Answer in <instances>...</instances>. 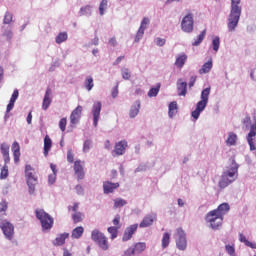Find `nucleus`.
Masks as SVG:
<instances>
[{"mask_svg":"<svg viewBox=\"0 0 256 256\" xmlns=\"http://www.w3.org/2000/svg\"><path fill=\"white\" fill-rule=\"evenodd\" d=\"M231 206L228 203L220 204L217 209L207 213L206 221L210 224L211 229H219L223 225V217L229 213Z\"/></svg>","mask_w":256,"mask_h":256,"instance_id":"1","label":"nucleus"},{"mask_svg":"<svg viewBox=\"0 0 256 256\" xmlns=\"http://www.w3.org/2000/svg\"><path fill=\"white\" fill-rule=\"evenodd\" d=\"M239 175V164L235 162V158L230 159V168L223 172L221 180L219 181V188L225 189V187H229L235 179H237Z\"/></svg>","mask_w":256,"mask_h":256,"instance_id":"2","label":"nucleus"},{"mask_svg":"<svg viewBox=\"0 0 256 256\" xmlns=\"http://www.w3.org/2000/svg\"><path fill=\"white\" fill-rule=\"evenodd\" d=\"M241 0H231V11L228 18V31L233 32L241 19Z\"/></svg>","mask_w":256,"mask_h":256,"instance_id":"3","label":"nucleus"},{"mask_svg":"<svg viewBox=\"0 0 256 256\" xmlns=\"http://www.w3.org/2000/svg\"><path fill=\"white\" fill-rule=\"evenodd\" d=\"M209 95H211V87H208L201 92V101H199L196 105V109L192 111L191 116L193 119H199L202 111H205V107H207V103H209Z\"/></svg>","mask_w":256,"mask_h":256,"instance_id":"4","label":"nucleus"},{"mask_svg":"<svg viewBox=\"0 0 256 256\" xmlns=\"http://www.w3.org/2000/svg\"><path fill=\"white\" fill-rule=\"evenodd\" d=\"M36 218L39 219L42 227V231H51L53 229V217L43 209L35 210Z\"/></svg>","mask_w":256,"mask_h":256,"instance_id":"5","label":"nucleus"},{"mask_svg":"<svg viewBox=\"0 0 256 256\" xmlns=\"http://www.w3.org/2000/svg\"><path fill=\"white\" fill-rule=\"evenodd\" d=\"M91 239L94 243H97L98 247H100L102 251H107L109 249V240L103 232L99 231V229L92 231Z\"/></svg>","mask_w":256,"mask_h":256,"instance_id":"6","label":"nucleus"},{"mask_svg":"<svg viewBox=\"0 0 256 256\" xmlns=\"http://www.w3.org/2000/svg\"><path fill=\"white\" fill-rule=\"evenodd\" d=\"M25 177H26V183L29 187V193L33 194L35 193V185H37V176L35 175V170L33 167L29 164L25 166Z\"/></svg>","mask_w":256,"mask_h":256,"instance_id":"7","label":"nucleus"},{"mask_svg":"<svg viewBox=\"0 0 256 256\" xmlns=\"http://www.w3.org/2000/svg\"><path fill=\"white\" fill-rule=\"evenodd\" d=\"M174 236L177 249H179V251H185V249H187V235L185 231H183V228L176 229Z\"/></svg>","mask_w":256,"mask_h":256,"instance_id":"8","label":"nucleus"},{"mask_svg":"<svg viewBox=\"0 0 256 256\" xmlns=\"http://www.w3.org/2000/svg\"><path fill=\"white\" fill-rule=\"evenodd\" d=\"M194 24L193 13H188L181 21V29L184 33H193Z\"/></svg>","mask_w":256,"mask_h":256,"instance_id":"9","label":"nucleus"},{"mask_svg":"<svg viewBox=\"0 0 256 256\" xmlns=\"http://www.w3.org/2000/svg\"><path fill=\"white\" fill-rule=\"evenodd\" d=\"M0 229H2V232L4 233L6 239L11 241L13 239V236L15 235V226L11 224V222L4 220L0 224Z\"/></svg>","mask_w":256,"mask_h":256,"instance_id":"10","label":"nucleus"},{"mask_svg":"<svg viewBox=\"0 0 256 256\" xmlns=\"http://www.w3.org/2000/svg\"><path fill=\"white\" fill-rule=\"evenodd\" d=\"M147 249V244L145 242H138L134 244V247L128 248L124 255L126 256H133V255H139L140 253H143Z\"/></svg>","mask_w":256,"mask_h":256,"instance_id":"11","label":"nucleus"},{"mask_svg":"<svg viewBox=\"0 0 256 256\" xmlns=\"http://www.w3.org/2000/svg\"><path fill=\"white\" fill-rule=\"evenodd\" d=\"M256 122L250 126V131L246 137L250 151H255Z\"/></svg>","mask_w":256,"mask_h":256,"instance_id":"12","label":"nucleus"},{"mask_svg":"<svg viewBox=\"0 0 256 256\" xmlns=\"http://www.w3.org/2000/svg\"><path fill=\"white\" fill-rule=\"evenodd\" d=\"M101 108L102 104L101 102L97 101L92 106V115H93V125L94 127H97L99 123V119L101 117Z\"/></svg>","mask_w":256,"mask_h":256,"instance_id":"13","label":"nucleus"},{"mask_svg":"<svg viewBox=\"0 0 256 256\" xmlns=\"http://www.w3.org/2000/svg\"><path fill=\"white\" fill-rule=\"evenodd\" d=\"M81 113H83V106H77L70 115L71 125H77L81 119Z\"/></svg>","mask_w":256,"mask_h":256,"instance_id":"14","label":"nucleus"},{"mask_svg":"<svg viewBox=\"0 0 256 256\" xmlns=\"http://www.w3.org/2000/svg\"><path fill=\"white\" fill-rule=\"evenodd\" d=\"M139 224H133L128 226L123 234L122 241H130L133 238V235L137 232Z\"/></svg>","mask_w":256,"mask_h":256,"instance_id":"15","label":"nucleus"},{"mask_svg":"<svg viewBox=\"0 0 256 256\" xmlns=\"http://www.w3.org/2000/svg\"><path fill=\"white\" fill-rule=\"evenodd\" d=\"M150 23L149 18L145 17L143 18L141 25L138 29V32L135 37V42L138 43L143 38V35H145V29H147L148 24Z\"/></svg>","mask_w":256,"mask_h":256,"instance_id":"16","label":"nucleus"},{"mask_svg":"<svg viewBox=\"0 0 256 256\" xmlns=\"http://www.w3.org/2000/svg\"><path fill=\"white\" fill-rule=\"evenodd\" d=\"M128 147L127 141L122 140L115 144L113 153L116 155V157H119L121 155H125V151Z\"/></svg>","mask_w":256,"mask_h":256,"instance_id":"17","label":"nucleus"},{"mask_svg":"<svg viewBox=\"0 0 256 256\" xmlns=\"http://www.w3.org/2000/svg\"><path fill=\"white\" fill-rule=\"evenodd\" d=\"M115 189H119V182L113 183L111 181H105L103 183V191L105 195H109V193H113Z\"/></svg>","mask_w":256,"mask_h":256,"instance_id":"18","label":"nucleus"},{"mask_svg":"<svg viewBox=\"0 0 256 256\" xmlns=\"http://www.w3.org/2000/svg\"><path fill=\"white\" fill-rule=\"evenodd\" d=\"M51 93H52L51 88H47L43 98V102H42L43 111H47L51 103L53 102V100L51 99Z\"/></svg>","mask_w":256,"mask_h":256,"instance_id":"19","label":"nucleus"},{"mask_svg":"<svg viewBox=\"0 0 256 256\" xmlns=\"http://www.w3.org/2000/svg\"><path fill=\"white\" fill-rule=\"evenodd\" d=\"M12 153L14 157V163H19L21 159V146H19V142L17 141L13 142Z\"/></svg>","mask_w":256,"mask_h":256,"instance_id":"20","label":"nucleus"},{"mask_svg":"<svg viewBox=\"0 0 256 256\" xmlns=\"http://www.w3.org/2000/svg\"><path fill=\"white\" fill-rule=\"evenodd\" d=\"M74 171L78 179H83L85 177V172L83 171V165L81 164L80 160H76L74 162Z\"/></svg>","mask_w":256,"mask_h":256,"instance_id":"21","label":"nucleus"},{"mask_svg":"<svg viewBox=\"0 0 256 256\" xmlns=\"http://www.w3.org/2000/svg\"><path fill=\"white\" fill-rule=\"evenodd\" d=\"M66 239H69V233L64 232L58 235V237H56V239L53 242V245H55L56 247H61L65 243Z\"/></svg>","mask_w":256,"mask_h":256,"instance_id":"22","label":"nucleus"},{"mask_svg":"<svg viewBox=\"0 0 256 256\" xmlns=\"http://www.w3.org/2000/svg\"><path fill=\"white\" fill-rule=\"evenodd\" d=\"M53 147V141L49 137V135H46L44 137V157H47L49 155V152L51 151V148Z\"/></svg>","mask_w":256,"mask_h":256,"instance_id":"23","label":"nucleus"},{"mask_svg":"<svg viewBox=\"0 0 256 256\" xmlns=\"http://www.w3.org/2000/svg\"><path fill=\"white\" fill-rule=\"evenodd\" d=\"M177 91L180 97H185L187 95V82L179 80L177 83Z\"/></svg>","mask_w":256,"mask_h":256,"instance_id":"24","label":"nucleus"},{"mask_svg":"<svg viewBox=\"0 0 256 256\" xmlns=\"http://www.w3.org/2000/svg\"><path fill=\"white\" fill-rule=\"evenodd\" d=\"M156 216L153 215H147L146 217L143 218V220L140 223L141 228L145 227H151L153 225V221H155Z\"/></svg>","mask_w":256,"mask_h":256,"instance_id":"25","label":"nucleus"},{"mask_svg":"<svg viewBox=\"0 0 256 256\" xmlns=\"http://www.w3.org/2000/svg\"><path fill=\"white\" fill-rule=\"evenodd\" d=\"M139 109H141V102L136 101L135 104L130 109L129 117L131 119H135V117H137V115H139Z\"/></svg>","mask_w":256,"mask_h":256,"instance_id":"26","label":"nucleus"},{"mask_svg":"<svg viewBox=\"0 0 256 256\" xmlns=\"http://www.w3.org/2000/svg\"><path fill=\"white\" fill-rule=\"evenodd\" d=\"M83 233H85V228H83V226H78L72 230L71 237L72 239H81Z\"/></svg>","mask_w":256,"mask_h":256,"instance_id":"27","label":"nucleus"},{"mask_svg":"<svg viewBox=\"0 0 256 256\" xmlns=\"http://www.w3.org/2000/svg\"><path fill=\"white\" fill-rule=\"evenodd\" d=\"M211 69H213V59H210L203 64L202 68L199 70V74L205 75L206 73H209Z\"/></svg>","mask_w":256,"mask_h":256,"instance_id":"28","label":"nucleus"},{"mask_svg":"<svg viewBox=\"0 0 256 256\" xmlns=\"http://www.w3.org/2000/svg\"><path fill=\"white\" fill-rule=\"evenodd\" d=\"M187 61V55L181 54L176 57L175 65L178 67V69H181L183 65H185V62Z\"/></svg>","mask_w":256,"mask_h":256,"instance_id":"29","label":"nucleus"},{"mask_svg":"<svg viewBox=\"0 0 256 256\" xmlns=\"http://www.w3.org/2000/svg\"><path fill=\"white\" fill-rule=\"evenodd\" d=\"M226 145H228L229 147L237 145V134L230 132L226 140Z\"/></svg>","mask_w":256,"mask_h":256,"instance_id":"30","label":"nucleus"},{"mask_svg":"<svg viewBox=\"0 0 256 256\" xmlns=\"http://www.w3.org/2000/svg\"><path fill=\"white\" fill-rule=\"evenodd\" d=\"M207 35V30H203L197 37V39L192 43L193 47H199L203 43V39Z\"/></svg>","mask_w":256,"mask_h":256,"instance_id":"31","label":"nucleus"},{"mask_svg":"<svg viewBox=\"0 0 256 256\" xmlns=\"http://www.w3.org/2000/svg\"><path fill=\"white\" fill-rule=\"evenodd\" d=\"M169 243H171V234L166 232L162 237V248L167 249V247H169Z\"/></svg>","mask_w":256,"mask_h":256,"instance_id":"32","label":"nucleus"},{"mask_svg":"<svg viewBox=\"0 0 256 256\" xmlns=\"http://www.w3.org/2000/svg\"><path fill=\"white\" fill-rule=\"evenodd\" d=\"M168 115L171 119H173V117H175V115H177V102H171L169 104Z\"/></svg>","mask_w":256,"mask_h":256,"instance_id":"33","label":"nucleus"},{"mask_svg":"<svg viewBox=\"0 0 256 256\" xmlns=\"http://www.w3.org/2000/svg\"><path fill=\"white\" fill-rule=\"evenodd\" d=\"M240 242L244 243L246 247H250V249H256V243L249 242V240H247V238L243 234H240Z\"/></svg>","mask_w":256,"mask_h":256,"instance_id":"34","label":"nucleus"},{"mask_svg":"<svg viewBox=\"0 0 256 256\" xmlns=\"http://www.w3.org/2000/svg\"><path fill=\"white\" fill-rule=\"evenodd\" d=\"M127 205V200L123 198H116L114 200V209H120V207H125Z\"/></svg>","mask_w":256,"mask_h":256,"instance_id":"35","label":"nucleus"},{"mask_svg":"<svg viewBox=\"0 0 256 256\" xmlns=\"http://www.w3.org/2000/svg\"><path fill=\"white\" fill-rule=\"evenodd\" d=\"M119 227L110 226L108 227V233L111 235V239H117V236L119 235Z\"/></svg>","mask_w":256,"mask_h":256,"instance_id":"36","label":"nucleus"},{"mask_svg":"<svg viewBox=\"0 0 256 256\" xmlns=\"http://www.w3.org/2000/svg\"><path fill=\"white\" fill-rule=\"evenodd\" d=\"M68 35L67 32H61L56 36V43L58 45H61V43H64V41H66L68 39Z\"/></svg>","mask_w":256,"mask_h":256,"instance_id":"37","label":"nucleus"},{"mask_svg":"<svg viewBox=\"0 0 256 256\" xmlns=\"http://www.w3.org/2000/svg\"><path fill=\"white\" fill-rule=\"evenodd\" d=\"M161 89V84H157L156 87H153L148 92V97H157L159 95V91Z\"/></svg>","mask_w":256,"mask_h":256,"instance_id":"38","label":"nucleus"},{"mask_svg":"<svg viewBox=\"0 0 256 256\" xmlns=\"http://www.w3.org/2000/svg\"><path fill=\"white\" fill-rule=\"evenodd\" d=\"M83 213L81 212H75L73 215H72V221L74 223H81V221H83Z\"/></svg>","mask_w":256,"mask_h":256,"instance_id":"39","label":"nucleus"},{"mask_svg":"<svg viewBox=\"0 0 256 256\" xmlns=\"http://www.w3.org/2000/svg\"><path fill=\"white\" fill-rule=\"evenodd\" d=\"M85 87H86L87 91H91V89H93V87H95V84L93 83V77L88 76L86 78Z\"/></svg>","mask_w":256,"mask_h":256,"instance_id":"40","label":"nucleus"},{"mask_svg":"<svg viewBox=\"0 0 256 256\" xmlns=\"http://www.w3.org/2000/svg\"><path fill=\"white\" fill-rule=\"evenodd\" d=\"M12 22H13V14H11V12H6L3 19V24L10 25V23Z\"/></svg>","mask_w":256,"mask_h":256,"instance_id":"41","label":"nucleus"},{"mask_svg":"<svg viewBox=\"0 0 256 256\" xmlns=\"http://www.w3.org/2000/svg\"><path fill=\"white\" fill-rule=\"evenodd\" d=\"M7 177H9V166L5 164L1 169L0 179H7Z\"/></svg>","mask_w":256,"mask_h":256,"instance_id":"42","label":"nucleus"},{"mask_svg":"<svg viewBox=\"0 0 256 256\" xmlns=\"http://www.w3.org/2000/svg\"><path fill=\"white\" fill-rule=\"evenodd\" d=\"M92 145H93V142L91 140L84 141V144H83L84 153H89V150L91 149Z\"/></svg>","mask_w":256,"mask_h":256,"instance_id":"43","label":"nucleus"},{"mask_svg":"<svg viewBox=\"0 0 256 256\" xmlns=\"http://www.w3.org/2000/svg\"><path fill=\"white\" fill-rule=\"evenodd\" d=\"M106 9H107V0H102L99 6L100 15H105Z\"/></svg>","mask_w":256,"mask_h":256,"instance_id":"44","label":"nucleus"},{"mask_svg":"<svg viewBox=\"0 0 256 256\" xmlns=\"http://www.w3.org/2000/svg\"><path fill=\"white\" fill-rule=\"evenodd\" d=\"M112 223L114 227H118V229H121V216L117 214L112 220Z\"/></svg>","mask_w":256,"mask_h":256,"instance_id":"45","label":"nucleus"},{"mask_svg":"<svg viewBox=\"0 0 256 256\" xmlns=\"http://www.w3.org/2000/svg\"><path fill=\"white\" fill-rule=\"evenodd\" d=\"M221 45V42L219 40V37H215L212 41V46H213V49L214 51H219V46Z\"/></svg>","mask_w":256,"mask_h":256,"instance_id":"46","label":"nucleus"},{"mask_svg":"<svg viewBox=\"0 0 256 256\" xmlns=\"http://www.w3.org/2000/svg\"><path fill=\"white\" fill-rule=\"evenodd\" d=\"M59 128L62 132H65V129L67 128V118L60 119Z\"/></svg>","mask_w":256,"mask_h":256,"instance_id":"47","label":"nucleus"},{"mask_svg":"<svg viewBox=\"0 0 256 256\" xmlns=\"http://www.w3.org/2000/svg\"><path fill=\"white\" fill-rule=\"evenodd\" d=\"M75 155L73 154V151L70 149L67 151V161L68 163H73L75 161Z\"/></svg>","mask_w":256,"mask_h":256,"instance_id":"48","label":"nucleus"},{"mask_svg":"<svg viewBox=\"0 0 256 256\" xmlns=\"http://www.w3.org/2000/svg\"><path fill=\"white\" fill-rule=\"evenodd\" d=\"M17 99H19V90L15 89L10 98V103H15V101H17Z\"/></svg>","mask_w":256,"mask_h":256,"instance_id":"49","label":"nucleus"},{"mask_svg":"<svg viewBox=\"0 0 256 256\" xmlns=\"http://www.w3.org/2000/svg\"><path fill=\"white\" fill-rule=\"evenodd\" d=\"M80 14L81 15H91V6H86L84 8H81Z\"/></svg>","mask_w":256,"mask_h":256,"instance_id":"50","label":"nucleus"},{"mask_svg":"<svg viewBox=\"0 0 256 256\" xmlns=\"http://www.w3.org/2000/svg\"><path fill=\"white\" fill-rule=\"evenodd\" d=\"M0 149H1V153H2L3 156L9 155V146L8 145L1 144Z\"/></svg>","mask_w":256,"mask_h":256,"instance_id":"51","label":"nucleus"},{"mask_svg":"<svg viewBox=\"0 0 256 256\" xmlns=\"http://www.w3.org/2000/svg\"><path fill=\"white\" fill-rule=\"evenodd\" d=\"M7 208H8V205L6 201L0 202V213H3V215H5Z\"/></svg>","mask_w":256,"mask_h":256,"instance_id":"52","label":"nucleus"},{"mask_svg":"<svg viewBox=\"0 0 256 256\" xmlns=\"http://www.w3.org/2000/svg\"><path fill=\"white\" fill-rule=\"evenodd\" d=\"M225 249H226L228 255L235 256V247H233L231 245H226Z\"/></svg>","mask_w":256,"mask_h":256,"instance_id":"53","label":"nucleus"},{"mask_svg":"<svg viewBox=\"0 0 256 256\" xmlns=\"http://www.w3.org/2000/svg\"><path fill=\"white\" fill-rule=\"evenodd\" d=\"M3 37H6L7 41L13 39V32L11 30H5L3 33Z\"/></svg>","mask_w":256,"mask_h":256,"instance_id":"54","label":"nucleus"},{"mask_svg":"<svg viewBox=\"0 0 256 256\" xmlns=\"http://www.w3.org/2000/svg\"><path fill=\"white\" fill-rule=\"evenodd\" d=\"M122 77L123 79H126V80L131 79V73L129 72V69H124L122 71Z\"/></svg>","mask_w":256,"mask_h":256,"instance_id":"55","label":"nucleus"},{"mask_svg":"<svg viewBox=\"0 0 256 256\" xmlns=\"http://www.w3.org/2000/svg\"><path fill=\"white\" fill-rule=\"evenodd\" d=\"M55 181H57V174H50L48 176V183L50 185H53V183H55Z\"/></svg>","mask_w":256,"mask_h":256,"instance_id":"56","label":"nucleus"},{"mask_svg":"<svg viewBox=\"0 0 256 256\" xmlns=\"http://www.w3.org/2000/svg\"><path fill=\"white\" fill-rule=\"evenodd\" d=\"M79 203H74L73 206L68 207V211H73L74 213H79Z\"/></svg>","mask_w":256,"mask_h":256,"instance_id":"57","label":"nucleus"},{"mask_svg":"<svg viewBox=\"0 0 256 256\" xmlns=\"http://www.w3.org/2000/svg\"><path fill=\"white\" fill-rule=\"evenodd\" d=\"M111 95H112L113 99H115V97H117V95H119V88L117 86L112 89Z\"/></svg>","mask_w":256,"mask_h":256,"instance_id":"58","label":"nucleus"},{"mask_svg":"<svg viewBox=\"0 0 256 256\" xmlns=\"http://www.w3.org/2000/svg\"><path fill=\"white\" fill-rule=\"evenodd\" d=\"M156 45H158L159 47H163V45H165V39L157 38Z\"/></svg>","mask_w":256,"mask_h":256,"instance_id":"59","label":"nucleus"},{"mask_svg":"<svg viewBox=\"0 0 256 256\" xmlns=\"http://www.w3.org/2000/svg\"><path fill=\"white\" fill-rule=\"evenodd\" d=\"M14 107H15V103L14 102H9L8 105H7V109H6L7 113L12 111Z\"/></svg>","mask_w":256,"mask_h":256,"instance_id":"60","label":"nucleus"},{"mask_svg":"<svg viewBox=\"0 0 256 256\" xmlns=\"http://www.w3.org/2000/svg\"><path fill=\"white\" fill-rule=\"evenodd\" d=\"M26 121H27L28 125H31V122L33 121V114L31 111L28 113Z\"/></svg>","mask_w":256,"mask_h":256,"instance_id":"61","label":"nucleus"},{"mask_svg":"<svg viewBox=\"0 0 256 256\" xmlns=\"http://www.w3.org/2000/svg\"><path fill=\"white\" fill-rule=\"evenodd\" d=\"M50 169H51L52 172H53L52 174L57 175V165L51 163V164H50Z\"/></svg>","mask_w":256,"mask_h":256,"instance_id":"62","label":"nucleus"},{"mask_svg":"<svg viewBox=\"0 0 256 256\" xmlns=\"http://www.w3.org/2000/svg\"><path fill=\"white\" fill-rule=\"evenodd\" d=\"M123 59H125V56H120V57H118V58L114 61L113 65H119V63H121V62L123 61Z\"/></svg>","mask_w":256,"mask_h":256,"instance_id":"63","label":"nucleus"},{"mask_svg":"<svg viewBox=\"0 0 256 256\" xmlns=\"http://www.w3.org/2000/svg\"><path fill=\"white\" fill-rule=\"evenodd\" d=\"M3 157H4V163H5V165H7V163H9V161H11V157H9V154L4 155Z\"/></svg>","mask_w":256,"mask_h":256,"instance_id":"64","label":"nucleus"}]
</instances>
